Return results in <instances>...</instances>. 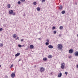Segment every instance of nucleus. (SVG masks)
<instances>
[{
	"mask_svg": "<svg viewBox=\"0 0 78 78\" xmlns=\"http://www.w3.org/2000/svg\"><path fill=\"white\" fill-rule=\"evenodd\" d=\"M58 48L59 50H61L62 49L63 46L61 44H58L57 45Z\"/></svg>",
	"mask_w": 78,
	"mask_h": 78,
	"instance_id": "1",
	"label": "nucleus"
},
{
	"mask_svg": "<svg viewBox=\"0 0 78 78\" xmlns=\"http://www.w3.org/2000/svg\"><path fill=\"white\" fill-rule=\"evenodd\" d=\"M66 64L64 63H62L61 64V68L62 69H64L65 67V65Z\"/></svg>",
	"mask_w": 78,
	"mask_h": 78,
	"instance_id": "2",
	"label": "nucleus"
},
{
	"mask_svg": "<svg viewBox=\"0 0 78 78\" xmlns=\"http://www.w3.org/2000/svg\"><path fill=\"white\" fill-rule=\"evenodd\" d=\"M15 73H12L11 75V76L12 77V78H14L15 77Z\"/></svg>",
	"mask_w": 78,
	"mask_h": 78,
	"instance_id": "3",
	"label": "nucleus"
},
{
	"mask_svg": "<svg viewBox=\"0 0 78 78\" xmlns=\"http://www.w3.org/2000/svg\"><path fill=\"white\" fill-rule=\"evenodd\" d=\"M9 14H13V10H9Z\"/></svg>",
	"mask_w": 78,
	"mask_h": 78,
	"instance_id": "4",
	"label": "nucleus"
},
{
	"mask_svg": "<svg viewBox=\"0 0 78 78\" xmlns=\"http://www.w3.org/2000/svg\"><path fill=\"white\" fill-rule=\"evenodd\" d=\"M45 70V69L43 67H41V68L40 70L41 72H42L44 70Z\"/></svg>",
	"mask_w": 78,
	"mask_h": 78,
	"instance_id": "5",
	"label": "nucleus"
},
{
	"mask_svg": "<svg viewBox=\"0 0 78 78\" xmlns=\"http://www.w3.org/2000/svg\"><path fill=\"white\" fill-rule=\"evenodd\" d=\"M69 53H72L73 52V50L72 49H70L69 50Z\"/></svg>",
	"mask_w": 78,
	"mask_h": 78,
	"instance_id": "6",
	"label": "nucleus"
},
{
	"mask_svg": "<svg viewBox=\"0 0 78 78\" xmlns=\"http://www.w3.org/2000/svg\"><path fill=\"white\" fill-rule=\"evenodd\" d=\"M74 54L75 56H78V51H76L75 53H74Z\"/></svg>",
	"mask_w": 78,
	"mask_h": 78,
	"instance_id": "7",
	"label": "nucleus"
},
{
	"mask_svg": "<svg viewBox=\"0 0 78 78\" xmlns=\"http://www.w3.org/2000/svg\"><path fill=\"white\" fill-rule=\"evenodd\" d=\"M62 76V73H60L59 74H58V77L60 78Z\"/></svg>",
	"mask_w": 78,
	"mask_h": 78,
	"instance_id": "8",
	"label": "nucleus"
},
{
	"mask_svg": "<svg viewBox=\"0 0 78 78\" xmlns=\"http://www.w3.org/2000/svg\"><path fill=\"white\" fill-rule=\"evenodd\" d=\"M30 48L31 49H33L34 48V46L33 45H30Z\"/></svg>",
	"mask_w": 78,
	"mask_h": 78,
	"instance_id": "9",
	"label": "nucleus"
},
{
	"mask_svg": "<svg viewBox=\"0 0 78 78\" xmlns=\"http://www.w3.org/2000/svg\"><path fill=\"white\" fill-rule=\"evenodd\" d=\"M48 47L49 48H53V47L51 45H49Z\"/></svg>",
	"mask_w": 78,
	"mask_h": 78,
	"instance_id": "10",
	"label": "nucleus"
},
{
	"mask_svg": "<svg viewBox=\"0 0 78 78\" xmlns=\"http://www.w3.org/2000/svg\"><path fill=\"white\" fill-rule=\"evenodd\" d=\"M20 55V53H18L17 54L15 55V56L16 57H17V56H19Z\"/></svg>",
	"mask_w": 78,
	"mask_h": 78,
	"instance_id": "11",
	"label": "nucleus"
},
{
	"mask_svg": "<svg viewBox=\"0 0 78 78\" xmlns=\"http://www.w3.org/2000/svg\"><path fill=\"white\" fill-rule=\"evenodd\" d=\"M12 36L14 38H16V37H17V35L16 34H14Z\"/></svg>",
	"mask_w": 78,
	"mask_h": 78,
	"instance_id": "12",
	"label": "nucleus"
},
{
	"mask_svg": "<svg viewBox=\"0 0 78 78\" xmlns=\"http://www.w3.org/2000/svg\"><path fill=\"white\" fill-rule=\"evenodd\" d=\"M40 8L39 7H37V11H40Z\"/></svg>",
	"mask_w": 78,
	"mask_h": 78,
	"instance_id": "13",
	"label": "nucleus"
},
{
	"mask_svg": "<svg viewBox=\"0 0 78 78\" xmlns=\"http://www.w3.org/2000/svg\"><path fill=\"white\" fill-rule=\"evenodd\" d=\"M59 9H62V5H60L59 6Z\"/></svg>",
	"mask_w": 78,
	"mask_h": 78,
	"instance_id": "14",
	"label": "nucleus"
},
{
	"mask_svg": "<svg viewBox=\"0 0 78 78\" xmlns=\"http://www.w3.org/2000/svg\"><path fill=\"white\" fill-rule=\"evenodd\" d=\"M43 61H47V58H44L43 59Z\"/></svg>",
	"mask_w": 78,
	"mask_h": 78,
	"instance_id": "15",
	"label": "nucleus"
},
{
	"mask_svg": "<svg viewBox=\"0 0 78 78\" xmlns=\"http://www.w3.org/2000/svg\"><path fill=\"white\" fill-rule=\"evenodd\" d=\"M48 58H52V56L51 55H50L48 56Z\"/></svg>",
	"mask_w": 78,
	"mask_h": 78,
	"instance_id": "16",
	"label": "nucleus"
},
{
	"mask_svg": "<svg viewBox=\"0 0 78 78\" xmlns=\"http://www.w3.org/2000/svg\"><path fill=\"white\" fill-rule=\"evenodd\" d=\"M62 14H65V11H62Z\"/></svg>",
	"mask_w": 78,
	"mask_h": 78,
	"instance_id": "17",
	"label": "nucleus"
},
{
	"mask_svg": "<svg viewBox=\"0 0 78 78\" xmlns=\"http://www.w3.org/2000/svg\"><path fill=\"white\" fill-rule=\"evenodd\" d=\"M62 28H63V27H62V26H61L60 27H59L60 30H62Z\"/></svg>",
	"mask_w": 78,
	"mask_h": 78,
	"instance_id": "18",
	"label": "nucleus"
},
{
	"mask_svg": "<svg viewBox=\"0 0 78 78\" xmlns=\"http://www.w3.org/2000/svg\"><path fill=\"white\" fill-rule=\"evenodd\" d=\"M49 43L48 42H46L45 43V45H49Z\"/></svg>",
	"mask_w": 78,
	"mask_h": 78,
	"instance_id": "19",
	"label": "nucleus"
},
{
	"mask_svg": "<svg viewBox=\"0 0 78 78\" xmlns=\"http://www.w3.org/2000/svg\"><path fill=\"white\" fill-rule=\"evenodd\" d=\"M33 4H34V5L35 6L36 5V2H34L33 3Z\"/></svg>",
	"mask_w": 78,
	"mask_h": 78,
	"instance_id": "20",
	"label": "nucleus"
},
{
	"mask_svg": "<svg viewBox=\"0 0 78 78\" xmlns=\"http://www.w3.org/2000/svg\"><path fill=\"white\" fill-rule=\"evenodd\" d=\"M18 47H20V48H21V47H22V45H21L20 44H19Z\"/></svg>",
	"mask_w": 78,
	"mask_h": 78,
	"instance_id": "21",
	"label": "nucleus"
},
{
	"mask_svg": "<svg viewBox=\"0 0 78 78\" xmlns=\"http://www.w3.org/2000/svg\"><path fill=\"white\" fill-rule=\"evenodd\" d=\"M8 8H10L11 7V5H10V4H9L8 6Z\"/></svg>",
	"mask_w": 78,
	"mask_h": 78,
	"instance_id": "22",
	"label": "nucleus"
},
{
	"mask_svg": "<svg viewBox=\"0 0 78 78\" xmlns=\"http://www.w3.org/2000/svg\"><path fill=\"white\" fill-rule=\"evenodd\" d=\"M3 30V28H0V31H2Z\"/></svg>",
	"mask_w": 78,
	"mask_h": 78,
	"instance_id": "23",
	"label": "nucleus"
},
{
	"mask_svg": "<svg viewBox=\"0 0 78 78\" xmlns=\"http://www.w3.org/2000/svg\"><path fill=\"white\" fill-rule=\"evenodd\" d=\"M3 44H2V43L0 44V46L2 47H3Z\"/></svg>",
	"mask_w": 78,
	"mask_h": 78,
	"instance_id": "24",
	"label": "nucleus"
},
{
	"mask_svg": "<svg viewBox=\"0 0 78 78\" xmlns=\"http://www.w3.org/2000/svg\"><path fill=\"white\" fill-rule=\"evenodd\" d=\"M56 33V31L55 30L54 31V34H55Z\"/></svg>",
	"mask_w": 78,
	"mask_h": 78,
	"instance_id": "25",
	"label": "nucleus"
},
{
	"mask_svg": "<svg viewBox=\"0 0 78 78\" xmlns=\"http://www.w3.org/2000/svg\"><path fill=\"white\" fill-rule=\"evenodd\" d=\"M20 1L22 2H23L25 1V0H20Z\"/></svg>",
	"mask_w": 78,
	"mask_h": 78,
	"instance_id": "26",
	"label": "nucleus"
},
{
	"mask_svg": "<svg viewBox=\"0 0 78 78\" xmlns=\"http://www.w3.org/2000/svg\"><path fill=\"white\" fill-rule=\"evenodd\" d=\"M20 1H18V2H17V3H18V4H19V5H20Z\"/></svg>",
	"mask_w": 78,
	"mask_h": 78,
	"instance_id": "27",
	"label": "nucleus"
},
{
	"mask_svg": "<svg viewBox=\"0 0 78 78\" xmlns=\"http://www.w3.org/2000/svg\"><path fill=\"white\" fill-rule=\"evenodd\" d=\"M55 28H56L55 27H53L52 28V30H55Z\"/></svg>",
	"mask_w": 78,
	"mask_h": 78,
	"instance_id": "28",
	"label": "nucleus"
},
{
	"mask_svg": "<svg viewBox=\"0 0 78 78\" xmlns=\"http://www.w3.org/2000/svg\"><path fill=\"white\" fill-rule=\"evenodd\" d=\"M42 3L45 2V0H42Z\"/></svg>",
	"mask_w": 78,
	"mask_h": 78,
	"instance_id": "29",
	"label": "nucleus"
},
{
	"mask_svg": "<svg viewBox=\"0 0 78 78\" xmlns=\"http://www.w3.org/2000/svg\"><path fill=\"white\" fill-rule=\"evenodd\" d=\"M47 41L48 42H49V40H48V39H47Z\"/></svg>",
	"mask_w": 78,
	"mask_h": 78,
	"instance_id": "30",
	"label": "nucleus"
},
{
	"mask_svg": "<svg viewBox=\"0 0 78 78\" xmlns=\"http://www.w3.org/2000/svg\"><path fill=\"white\" fill-rule=\"evenodd\" d=\"M68 73L67 72H65V74H66V75H67V74Z\"/></svg>",
	"mask_w": 78,
	"mask_h": 78,
	"instance_id": "31",
	"label": "nucleus"
},
{
	"mask_svg": "<svg viewBox=\"0 0 78 78\" xmlns=\"http://www.w3.org/2000/svg\"><path fill=\"white\" fill-rule=\"evenodd\" d=\"M17 39H18V40H19V37H17L16 39V40H17Z\"/></svg>",
	"mask_w": 78,
	"mask_h": 78,
	"instance_id": "32",
	"label": "nucleus"
},
{
	"mask_svg": "<svg viewBox=\"0 0 78 78\" xmlns=\"http://www.w3.org/2000/svg\"><path fill=\"white\" fill-rule=\"evenodd\" d=\"M12 67H13V65H12L10 66V68H12Z\"/></svg>",
	"mask_w": 78,
	"mask_h": 78,
	"instance_id": "33",
	"label": "nucleus"
},
{
	"mask_svg": "<svg viewBox=\"0 0 78 78\" xmlns=\"http://www.w3.org/2000/svg\"><path fill=\"white\" fill-rule=\"evenodd\" d=\"M23 41V39H22L21 40V41L22 42Z\"/></svg>",
	"mask_w": 78,
	"mask_h": 78,
	"instance_id": "34",
	"label": "nucleus"
},
{
	"mask_svg": "<svg viewBox=\"0 0 78 78\" xmlns=\"http://www.w3.org/2000/svg\"><path fill=\"white\" fill-rule=\"evenodd\" d=\"M69 58H72V56H70L69 57Z\"/></svg>",
	"mask_w": 78,
	"mask_h": 78,
	"instance_id": "35",
	"label": "nucleus"
},
{
	"mask_svg": "<svg viewBox=\"0 0 78 78\" xmlns=\"http://www.w3.org/2000/svg\"><path fill=\"white\" fill-rule=\"evenodd\" d=\"M59 36L60 37H61V34H59Z\"/></svg>",
	"mask_w": 78,
	"mask_h": 78,
	"instance_id": "36",
	"label": "nucleus"
},
{
	"mask_svg": "<svg viewBox=\"0 0 78 78\" xmlns=\"http://www.w3.org/2000/svg\"><path fill=\"white\" fill-rule=\"evenodd\" d=\"M75 5H77V3L75 2Z\"/></svg>",
	"mask_w": 78,
	"mask_h": 78,
	"instance_id": "37",
	"label": "nucleus"
},
{
	"mask_svg": "<svg viewBox=\"0 0 78 78\" xmlns=\"http://www.w3.org/2000/svg\"><path fill=\"white\" fill-rule=\"evenodd\" d=\"M77 68H78V64L77 65Z\"/></svg>",
	"mask_w": 78,
	"mask_h": 78,
	"instance_id": "38",
	"label": "nucleus"
},
{
	"mask_svg": "<svg viewBox=\"0 0 78 78\" xmlns=\"http://www.w3.org/2000/svg\"><path fill=\"white\" fill-rule=\"evenodd\" d=\"M15 13L14 14H13V15L14 16V15H15Z\"/></svg>",
	"mask_w": 78,
	"mask_h": 78,
	"instance_id": "39",
	"label": "nucleus"
},
{
	"mask_svg": "<svg viewBox=\"0 0 78 78\" xmlns=\"http://www.w3.org/2000/svg\"><path fill=\"white\" fill-rule=\"evenodd\" d=\"M38 39H39V40H41V38H38Z\"/></svg>",
	"mask_w": 78,
	"mask_h": 78,
	"instance_id": "40",
	"label": "nucleus"
},
{
	"mask_svg": "<svg viewBox=\"0 0 78 78\" xmlns=\"http://www.w3.org/2000/svg\"><path fill=\"white\" fill-rule=\"evenodd\" d=\"M5 78H8V77L6 76V77H5Z\"/></svg>",
	"mask_w": 78,
	"mask_h": 78,
	"instance_id": "41",
	"label": "nucleus"
},
{
	"mask_svg": "<svg viewBox=\"0 0 78 78\" xmlns=\"http://www.w3.org/2000/svg\"><path fill=\"white\" fill-rule=\"evenodd\" d=\"M1 65H0V68L1 67Z\"/></svg>",
	"mask_w": 78,
	"mask_h": 78,
	"instance_id": "42",
	"label": "nucleus"
},
{
	"mask_svg": "<svg viewBox=\"0 0 78 78\" xmlns=\"http://www.w3.org/2000/svg\"><path fill=\"white\" fill-rule=\"evenodd\" d=\"M20 61V60H19V61Z\"/></svg>",
	"mask_w": 78,
	"mask_h": 78,
	"instance_id": "43",
	"label": "nucleus"
},
{
	"mask_svg": "<svg viewBox=\"0 0 78 78\" xmlns=\"http://www.w3.org/2000/svg\"><path fill=\"white\" fill-rule=\"evenodd\" d=\"M24 16H25V14H24Z\"/></svg>",
	"mask_w": 78,
	"mask_h": 78,
	"instance_id": "44",
	"label": "nucleus"
},
{
	"mask_svg": "<svg viewBox=\"0 0 78 78\" xmlns=\"http://www.w3.org/2000/svg\"><path fill=\"white\" fill-rule=\"evenodd\" d=\"M24 16H25V14H24Z\"/></svg>",
	"mask_w": 78,
	"mask_h": 78,
	"instance_id": "45",
	"label": "nucleus"
},
{
	"mask_svg": "<svg viewBox=\"0 0 78 78\" xmlns=\"http://www.w3.org/2000/svg\"><path fill=\"white\" fill-rule=\"evenodd\" d=\"M24 14H25V13H24Z\"/></svg>",
	"mask_w": 78,
	"mask_h": 78,
	"instance_id": "46",
	"label": "nucleus"
}]
</instances>
